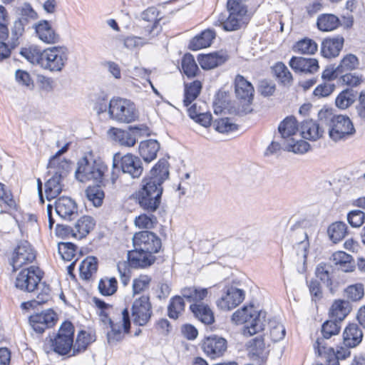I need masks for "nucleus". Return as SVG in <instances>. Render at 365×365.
<instances>
[{
	"instance_id": "nucleus-19",
	"label": "nucleus",
	"mask_w": 365,
	"mask_h": 365,
	"mask_svg": "<svg viewBox=\"0 0 365 365\" xmlns=\"http://www.w3.org/2000/svg\"><path fill=\"white\" fill-rule=\"evenodd\" d=\"M244 299L243 290L230 287H227L225 295L217 302V307L223 310H230L239 305Z\"/></svg>"
},
{
	"instance_id": "nucleus-21",
	"label": "nucleus",
	"mask_w": 365,
	"mask_h": 365,
	"mask_svg": "<svg viewBox=\"0 0 365 365\" xmlns=\"http://www.w3.org/2000/svg\"><path fill=\"white\" fill-rule=\"evenodd\" d=\"M235 92L236 97L245 103H251L255 89L252 84L244 76L238 74L235 78Z\"/></svg>"
},
{
	"instance_id": "nucleus-53",
	"label": "nucleus",
	"mask_w": 365,
	"mask_h": 365,
	"mask_svg": "<svg viewBox=\"0 0 365 365\" xmlns=\"http://www.w3.org/2000/svg\"><path fill=\"white\" fill-rule=\"evenodd\" d=\"M339 324V322L331 319L325 322L322 327L323 338H318L317 339H323L324 341L325 339H328L332 336L338 334L340 330ZM324 345H325L324 342Z\"/></svg>"
},
{
	"instance_id": "nucleus-36",
	"label": "nucleus",
	"mask_w": 365,
	"mask_h": 365,
	"mask_svg": "<svg viewBox=\"0 0 365 365\" xmlns=\"http://www.w3.org/2000/svg\"><path fill=\"white\" fill-rule=\"evenodd\" d=\"M95 226L93 219L90 216L81 217L75 224L74 229L71 230L72 235L78 239L86 237Z\"/></svg>"
},
{
	"instance_id": "nucleus-47",
	"label": "nucleus",
	"mask_w": 365,
	"mask_h": 365,
	"mask_svg": "<svg viewBox=\"0 0 365 365\" xmlns=\"http://www.w3.org/2000/svg\"><path fill=\"white\" fill-rule=\"evenodd\" d=\"M316 276L327 286L332 285L333 268L327 263H320L316 268Z\"/></svg>"
},
{
	"instance_id": "nucleus-54",
	"label": "nucleus",
	"mask_w": 365,
	"mask_h": 365,
	"mask_svg": "<svg viewBox=\"0 0 365 365\" xmlns=\"http://www.w3.org/2000/svg\"><path fill=\"white\" fill-rule=\"evenodd\" d=\"M154 37L148 36L147 33L144 31L143 36H128L124 39V46L129 48L133 49L134 48L140 47L143 45L149 43Z\"/></svg>"
},
{
	"instance_id": "nucleus-41",
	"label": "nucleus",
	"mask_w": 365,
	"mask_h": 365,
	"mask_svg": "<svg viewBox=\"0 0 365 365\" xmlns=\"http://www.w3.org/2000/svg\"><path fill=\"white\" fill-rule=\"evenodd\" d=\"M95 339L93 336L86 331H81L78 332L76 341L73 342L72 356H76L83 352L88 346Z\"/></svg>"
},
{
	"instance_id": "nucleus-26",
	"label": "nucleus",
	"mask_w": 365,
	"mask_h": 365,
	"mask_svg": "<svg viewBox=\"0 0 365 365\" xmlns=\"http://www.w3.org/2000/svg\"><path fill=\"white\" fill-rule=\"evenodd\" d=\"M362 330L356 324H349L343 332V343L347 348L357 346L363 339Z\"/></svg>"
},
{
	"instance_id": "nucleus-8",
	"label": "nucleus",
	"mask_w": 365,
	"mask_h": 365,
	"mask_svg": "<svg viewBox=\"0 0 365 365\" xmlns=\"http://www.w3.org/2000/svg\"><path fill=\"white\" fill-rule=\"evenodd\" d=\"M254 310L253 306L244 307L233 313L232 320L236 324H245L244 334L254 335L264 329V316Z\"/></svg>"
},
{
	"instance_id": "nucleus-25",
	"label": "nucleus",
	"mask_w": 365,
	"mask_h": 365,
	"mask_svg": "<svg viewBox=\"0 0 365 365\" xmlns=\"http://www.w3.org/2000/svg\"><path fill=\"white\" fill-rule=\"evenodd\" d=\"M155 257L143 251L133 249L128 252V261L133 268H145L154 263Z\"/></svg>"
},
{
	"instance_id": "nucleus-52",
	"label": "nucleus",
	"mask_w": 365,
	"mask_h": 365,
	"mask_svg": "<svg viewBox=\"0 0 365 365\" xmlns=\"http://www.w3.org/2000/svg\"><path fill=\"white\" fill-rule=\"evenodd\" d=\"M359 65V61L355 55L347 54L341 59L340 63L338 65V71H340L341 74L351 72L357 68Z\"/></svg>"
},
{
	"instance_id": "nucleus-30",
	"label": "nucleus",
	"mask_w": 365,
	"mask_h": 365,
	"mask_svg": "<svg viewBox=\"0 0 365 365\" xmlns=\"http://www.w3.org/2000/svg\"><path fill=\"white\" fill-rule=\"evenodd\" d=\"M190 309L194 316L205 324H212L214 321V314L210 307L204 303H193Z\"/></svg>"
},
{
	"instance_id": "nucleus-2",
	"label": "nucleus",
	"mask_w": 365,
	"mask_h": 365,
	"mask_svg": "<svg viewBox=\"0 0 365 365\" xmlns=\"http://www.w3.org/2000/svg\"><path fill=\"white\" fill-rule=\"evenodd\" d=\"M42 278L43 272L38 267L34 265L21 269L18 274L15 281L17 289L26 292H34L41 287V291L38 293L36 299L21 304L23 309L44 304L51 299L50 287L44 282H41Z\"/></svg>"
},
{
	"instance_id": "nucleus-29",
	"label": "nucleus",
	"mask_w": 365,
	"mask_h": 365,
	"mask_svg": "<svg viewBox=\"0 0 365 365\" xmlns=\"http://www.w3.org/2000/svg\"><path fill=\"white\" fill-rule=\"evenodd\" d=\"M278 130L283 142L294 138L298 132L297 120L293 116L287 117L279 123Z\"/></svg>"
},
{
	"instance_id": "nucleus-55",
	"label": "nucleus",
	"mask_w": 365,
	"mask_h": 365,
	"mask_svg": "<svg viewBox=\"0 0 365 365\" xmlns=\"http://www.w3.org/2000/svg\"><path fill=\"white\" fill-rule=\"evenodd\" d=\"M182 68L187 77H194L198 71L197 65L191 54H185L182 60Z\"/></svg>"
},
{
	"instance_id": "nucleus-31",
	"label": "nucleus",
	"mask_w": 365,
	"mask_h": 365,
	"mask_svg": "<svg viewBox=\"0 0 365 365\" xmlns=\"http://www.w3.org/2000/svg\"><path fill=\"white\" fill-rule=\"evenodd\" d=\"M51 346L53 350L59 355L73 356L71 355L73 346V338H69L65 335L63 336H61V335L56 336V337L51 340Z\"/></svg>"
},
{
	"instance_id": "nucleus-51",
	"label": "nucleus",
	"mask_w": 365,
	"mask_h": 365,
	"mask_svg": "<svg viewBox=\"0 0 365 365\" xmlns=\"http://www.w3.org/2000/svg\"><path fill=\"white\" fill-rule=\"evenodd\" d=\"M294 51L304 54H314L317 51V44L313 40L305 38L296 43Z\"/></svg>"
},
{
	"instance_id": "nucleus-61",
	"label": "nucleus",
	"mask_w": 365,
	"mask_h": 365,
	"mask_svg": "<svg viewBox=\"0 0 365 365\" xmlns=\"http://www.w3.org/2000/svg\"><path fill=\"white\" fill-rule=\"evenodd\" d=\"M354 95L351 90L341 91L336 98V106L341 109H346L354 103Z\"/></svg>"
},
{
	"instance_id": "nucleus-43",
	"label": "nucleus",
	"mask_w": 365,
	"mask_h": 365,
	"mask_svg": "<svg viewBox=\"0 0 365 365\" xmlns=\"http://www.w3.org/2000/svg\"><path fill=\"white\" fill-rule=\"evenodd\" d=\"M202 89V83L200 81H194L190 83L185 84L183 104L187 107L199 96Z\"/></svg>"
},
{
	"instance_id": "nucleus-16",
	"label": "nucleus",
	"mask_w": 365,
	"mask_h": 365,
	"mask_svg": "<svg viewBox=\"0 0 365 365\" xmlns=\"http://www.w3.org/2000/svg\"><path fill=\"white\" fill-rule=\"evenodd\" d=\"M121 319L119 322L111 324L110 331L107 333V341L110 345L115 344L121 341L125 333H129L130 328V314L128 309L121 312Z\"/></svg>"
},
{
	"instance_id": "nucleus-62",
	"label": "nucleus",
	"mask_w": 365,
	"mask_h": 365,
	"mask_svg": "<svg viewBox=\"0 0 365 365\" xmlns=\"http://www.w3.org/2000/svg\"><path fill=\"white\" fill-rule=\"evenodd\" d=\"M24 32V23L21 19L16 21L11 29V37L9 43L11 48H15L19 43V39Z\"/></svg>"
},
{
	"instance_id": "nucleus-22",
	"label": "nucleus",
	"mask_w": 365,
	"mask_h": 365,
	"mask_svg": "<svg viewBox=\"0 0 365 365\" xmlns=\"http://www.w3.org/2000/svg\"><path fill=\"white\" fill-rule=\"evenodd\" d=\"M56 214L64 220H72L78 215L76 202L70 197H62L58 199L55 203Z\"/></svg>"
},
{
	"instance_id": "nucleus-1",
	"label": "nucleus",
	"mask_w": 365,
	"mask_h": 365,
	"mask_svg": "<svg viewBox=\"0 0 365 365\" xmlns=\"http://www.w3.org/2000/svg\"><path fill=\"white\" fill-rule=\"evenodd\" d=\"M168 162L161 158L152 168L150 177L142 182L141 188L136 192L135 198L144 210L153 212L159 207L163 188L162 184L169 177Z\"/></svg>"
},
{
	"instance_id": "nucleus-48",
	"label": "nucleus",
	"mask_w": 365,
	"mask_h": 365,
	"mask_svg": "<svg viewBox=\"0 0 365 365\" xmlns=\"http://www.w3.org/2000/svg\"><path fill=\"white\" fill-rule=\"evenodd\" d=\"M185 309L184 298L182 296H175L170 300L168 307V317L176 319Z\"/></svg>"
},
{
	"instance_id": "nucleus-28",
	"label": "nucleus",
	"mask_w": 365,
	"mask_h": 365,
	"mask_svg": "<svg viewBox=\"0 0 365 365\" xmlns=\"http://www.w3.org/2000/svg\"><path fill=\"white\" fill-rule=\"evenodd\" d=\"M197 61L203 69L210 70L224 63L227 61V56L220 52L210 53L200 55Z\"/></svg>"
},
{
	"instance_id": "nucleus-4",
	"label": "nucleus",
	"mask_w": 365,
	"mask_h": 365,
	"mask_svg": "<svg viewBox=\"0 0 365 365\" xmlns=\"http://www.w3.org/2000/svg\"><path fill=\"white\" fill-rule=\"evenodd\" d=\"M69 163L64 159L53 156L48 165V175L51 176L45 182V194L46 199L51 200L56 198L63 190V180L69 172Z\"/></svg>"
},
{
	"instance_id": "nucleus-10",
	"label": "nucleus",
	"mask_w": 365,
	"mask_h": 365,
	"mask_svg": "<svg viewBox=\"0 0 365 365\" xmlns=\"http://www.w3.org/2000/svg\"><path fill=\"white\" fill-rule=\"evenodd\" d=\"M36 258V253L31 245L26 240L20 241L14 248L9 259L12 271L16 272L20 268L33 263Z\"/></svg>"
},
{
	"instance_id": "nucleus-44",
	"label": "nucleus",
	"mask_w": 365,
	"mask_h": 365,
	"mask_svg": "<svg viewBox=\"0 0 365 365\" xmlns=\"http://www.w3.org/2000/svg\"><path fill=\"white\" fill-rule=\"evenodd\" d=\"M309 144L301 139H296L295 137L288 139V141L283 142V149L296 154H303L309 149Z\"/></svg>"
},
{
	"instance_id": "nucleus-11",
	"label": "nucleus",
	"mask_w": 365,
	"mask_h": 365,
	"mask_svg": "<svg viewBox=\"0 0 365 365\" xmlns=\"http://www.w3.org/2000/svg\"><path fill=\"white\" fill-rule=\"evenodd\" d=\"M113 167H119L123 173L128 175L132 178H140L143 171L141 160L130 153L122 157L118 153L115 154L113 156Z\"/></svg>"
},
{
	"instance_id": "nucleus-50",
	"label": "nucleus",
	"mask_w": 365,
	"mask_h": 365,
	"mask_svg": "<svg viewBox=\"0 0 365 365\" xmlns=\"http://www.w3.org/2000/svg\"><path fill=\"white\" fill-rule=\"evenodd\" d=\"M196 105L193 104L187 110L189 116L195 122L204 127H208L211 124L212 115L207 112L195 111Z\"/></svg>"
},
{
	"instance_id": "nucleus-56",
	"label": "nucleus",
	"mask_w": 365,
	"mask_h": 365,
	"mask_svg": "<svg viewBox=\"0 0 365 365\" xmlns=\"http://www.w3.org/2000/svg\"><path fill=\"white\" fill-rule=\"evenodd\" d=\"M88 200L93 202L96 207H99L103 203L104 192L100 186L88 187L86 190Z\"/></svg>"
},
{
	"instance_id": "nucleus-3",
	"label": "nucleus",
	"mask_w": 365,
	"mask_h": 365,
	"mask_svg": "<svg viewBox=\"0 0 365 365\" xmlns=\"http://www.w3.org/2000/svg\"><path fill=\"white\" fill-rule=\"evenodd\" d=\"M319 120L322 125L328 126L329 135L334 142L345 140L356 132L348 116L335 115L331 110H321L319 113Z\"/></svg>"
},
{
	"instance_id": "nucleus-34",
	"label": "nucleus",
	"mask_w": 365,
	"mask_h": 365,
	"mask_svg": "<svg viewBox=\"0 0 365 365\" xmlns=\"http://www.w3.org/2000/svg\"><path fill=\"white\" fill-rule=\"evenodd\" d=\"M215 37V33L212 29H206L198 36H195L190 42L189 48L191 50L197 51L207 48L212 43Z\"/></svg>"
},
{
	"instance_id": "nucleus-63",
	"label": "nucleus",
	"mask_w": 365,
	"mask_h": 365,
	"mask_svg": "<svg viewBox=\"0 0 365 365\" xmlns=\"http://www.w3.org/2000/svg\"><path fill=\"white\" fill-rule=\"evenodd\" d=\"M345 294L348 299L353 302H356L362 299L364 294V285L358 283L349 285L345 289Z\"/></svg>"
},
{
	"instance_id": "nucleus-46",
	"label": "nucleus",
	"mask_w": 365,
	"mask_h": 365,
	"mask_svg": "<svg viewBox=\"0 0 365 365\" xmlns=\"http://www.w3.org/2000/svg\"><path fill=\"white\" fill-rule=\"evenodd\" d=\"M99 292L103 296H112L118 289V282L115 277H104L98 285Z\"/></svg>"
},
{
	"instance_id": "nucleus-24",
	"label": "nucleus",
	"mask_w": 365,
	"mask_h": 365,
	"mask_svg": "<svg viewBox=\"0 0 365 365\" xmlns=\"http://www.w3.org/2000/svg\"><path fill=\"white\" fill-rule=\"evenodd\" d=\"M289 64L294 71L304 73H314L319 68L318 61L312 58L293 56Z\"/></svg>"
},
{
	"instance_id": "nucleus-38",
	"label": "nucleus",
	"mask_w": 365,
	"mask_h": 365,
	"mask_svg": "<svg viewBox=\"0 0 365 365\" xmlns=\"http://www.w3.org/2000/svg\"><path fill=\"white\" fill-rule=\"evenodd\" d=\"M317 27L322 31H331L340 25L339 19L331 14H323L318 16L317 21Z\"/></svg>"
},
{
	"instance_id": "nucleus-27",
	"label": "nucleus",
	"mask_w": 365,
	"mask_h": 365,
	"mask_svg": "<svg viewBox=\"0 0 365 365\" xmlns=\"http://www.w3.org/2000/svg\"><path fill=\"white\" fill-rule=\"evenodd\" d=\"M343 45L344 38L342 37L325 39L322 44L321 53L325 58L336 57L339 54Z\"/></svg>"
},
{
	"instance_id": "nucleus-45",
	"label": "nucleus",
	"mask_w": 365,
	"mask_h": 365,
	"mask_svg": "<svg viewBox=\"0 0 365 365\" xmlns=\"http://www.w3.org/2000/svg\"><path fill=\"white\" fill-rule=\"evenodd\" d=\"M347 226L343 222H336L330 225L328 227V235L330 240L336 243L341 241L346 235Z\"/></svg>"
},
{
	"instance_id": "nucleus-7",
	"label": "nucleus",
	"mask_w": 365,
	"mask_h": 365,
	"mask_svg": "<svg viewBox=\"0 0 365 365\" xmlns=\"http://www.w3.org/2000/svg\"><path fill=\"white\" fill-rule=\"evenodd\" d=\"M107 171L108 167L101 160H93L84 157L78 162L75 175L76 179L82 182L93 180L100 183L103 182Z\"/></svg>"
},
{
	"instance_id": "nucleus-15",
	"label": "nucleus",
	"mask_w": 365,
	"mask_h": 365,
	"mask_svg": "<svg viewBox=\"0 0 365 365\" xmlns=\"http://www.w3.org/2000/svg\"><path fill=\"white\" fill-rule=\"evenodd\" d=\"M202 349L207 356L215 359L225 354L227 349V341L225 338L213 334L203 340Z\"/></svg>"
},
{
	"instance_id": "nucleus-42",
	"label": "nucleus",
	"mask_w": 365,
	"mask_h": 365,
	"mask_svg": "<svg viewBox=\"0 0 365 365\" xmlns=\"http://www.w3.org/2000/svg\"><path fill=\"white\" fill-rule=\"evenodd\" d=\"M181 294L189 302L202 303L201 301L207 295V289L195 287H185L182 289Z\"/></svg>"
},
{
	"instance_id": "nucleus-18",
	"label": "nucleus",
	"mask_w": 365,
	"mask_h": 365,
	"mask_svg": "<svg viewBox=\"0 0 365 365\" xmlns=\"http://www.w3.org/2000/svg\"><path fill=\"white\" fill-rule=\"evenodd\" d=\"M158 16V11L154 7L147 9L142 14L143 27L145 32L148 36H151V37L158 36L161 31V27L159 24L160 17Z\"/></svg>"
},
{
	"instance_id": "nucleus-60",
	"label": "nucleus",
	"mask_w": 365,
	"mask_h": 365,
	"mask_svg": "<svg viewBox=\"0 0 365 365\" xmlns=\"http://www.w3.org/2000/svg\"><path fill=\"white\" fill-rule=\"evenodd\" d=\"M134 223L140 229H152L157 224V218L153 215L142 214L135 218Z\"/></svg>"
},
{
	"instance_id": "nucleus-23",
	"label": "nucleus",
	"mask_w": 365,
	"mask_h": 365,
	"mask_svg": "<svg viewBox=\"0 0 365 365\" xmlns=\"http://www.w3.org/2000/svg\"><path fill=\"white\" fill-rule=\"evenodd\" d=\"M35 31L38 38L46 43L54 44L60 41L59 35L48 21H38L35 26Z\"/></svg>"
},
{
	"instance_id": "nucleus-6",
	"label": "nucleus",
	"mask_w": 365,
	"mask_h": 365,
	"mask_svg": "<svg viewBox=\"0 0 365 365\" xmlns=\"http://www.w3.org/2000/svg\"><path fill=\"white\" fill-rule=\"evenodd\" d=\"M108 115L111 120L118 123H130L138 118L139 112L132 101L113 98L108 104Z\"/></svg>"
},
{
	"instance_id": "nucleus-64",
	"label": "nucleus",
	"mask_w": 365,
	"mask_h": 365,
	"mask_svg": "<svg viewBox=\"0 0 365 365\" xmlns=\"http://www.w3.org/2000/svg\"><path fill=\"white\" fill-rule=\"evenodd\" d=\"M215 126L216 130L222 133L232 132L238 129V125L233 123L228 118L216 120L215 122Z\"/></svg>"
},
{
	"instance_id": "nucleus-57",
	"label": "nucleus",
	"mask_w": 365,
	"mask_h": 365,
	"mask_svg": "<svg viewBox=\"0 0 365 365\" xmlns=\"http://www.w3.org/2000/svg\"><path fill=\"white\" fill-rule=\"evenodd\" d=\"M151 280V277L145 274H141L135 278L132 284L133 294H140L148 289Z\"/></svg>"
},
{
	"instance_id": "nucleus-49",
	"label": "nucleus",
	"mask_w": 365,
	"mask_h": 365,
	"mask_svg": "<svg viewBox=\"0 0 365 365\" xmlns=\"http://www.w3.org/2000/svg\"><path fill=\"white\" fill-rule=\"evenodd\" d=\"M274 73L279 81L284 86H289L292 81V76L287 67L282 62H278L273 67Z\"/></svg>"
},
{
	"instance_id": "nucleus-14",
	"label": "nucleus",
	"mask_w": 365,
	"mask_h": 365,
	"mask_svg": "<svg viewBox=\"0 0 365 365\" xmlns=\"http://www.w3.org/2000/svg\"><path fill=\"white\" fill-rule=\"evenodd\" d=\"M314 347L319 356L324 355L327 365H339V361L345 359L351 354L347 347H340L336 351L331 347H327L323 339H317Z\"/></svg>"
},
{
	"instance_id": "nucleus-37",
	"label": "nucleus",
	"mask_w": 365,
	"mask_h": 365,
	"mask_svg": "<svg viewBox=\"0 0 365 365\" xmlns=\"http://www.w3.org/2000/svg\"><path fill=\"white\" fill-rule=\"evenodd\" d=\"M351 307L349 302L345 300L335 301L329 311L330 318L341 322L350 312Z\"/></svg>"
},
{
	"instance_id": "nucleus-5",
	"label": "nucleus",
	"mask_w": 365,
	"mask_h": 365,
	"mask_svg": "<svg viewBox=\"0 0 365 365\" xmlns=\"http://www.w3.org/2000/svg\"><path fill=\"white\" fill-rule=\"evenodd\" d=\"M244 0H228L227 3L229 16L221 15L214 23L215 26H222L225 31H232L238 30L246 24L247 6Z\"/></svg>"
},
{
	"instance_id": "nucleus-35",
	"label": "nucleus",
	"mask_w": 365,
	"mask_h": 365,
	"mask_svg": "<svg viewBox=\"0 0 365 365\" xmlns=\"http://www.w3.org/2000/svg\"><path fill=\"white\" fill-rule=\"evenodd\" d=\"M292 240H295L297 245V255L301 257L304 262H305L307 257V249L309 247L307 234L302 229H298L294 231L292 235Z\"/></svg>"
},
{
	"instance_id": "nucleus-39",
	"label": "nucleus",
	"mask_w": 365,
	"mask_h": 365,
	"mask_svg": "<svg viewBox=\"0 0 365 365\" xmlns=\"http://www.w3.org/2000/svg\"><path fill=\"white\" fill-rule=\"evenodd\" d=\"M98 269V259L95 257H88L83 259L79 267L80 277L83 279L88 280L96 273Z\"/></svg>"
},
{
	"instance_id": "nucleus-17",
	"label": "nucleus",
	"mask_w": 365,
	"mask_h": 365,
	"mask_svg": "<svg viewBox=\"0 0 365 365\" xmlns=\"http://www.w3.org/2000/svg\"><path fill=\"white\" fill-rule=\"evenodd\" d=\"M56 320V313L48 309L41 313L31 315L29 317V324L36 333L42 334L46 329L54 326Z\"/></svg>"
},
{
	"instance_id": "nucleus-13",
	"label": "nucleus",
	"mask_w": 365,
	"mask_h": 365,
	"mask_svg": "<svg viewBox=\"0 0 365 365\" xmlns=\"http://www.w3.org/2000/svg\"><path fill=\"white\" fill-rule=\"evenodd\" d=\"M133 322L138 326H145L152 315V304L148 296H141L134 300L131 307Z\"/></svg>"
},
{
	"instance_id": "nucleus-12",
	"label": "nucleus",
	"mask_w": 365,
	"mask_h": 365,
	"mask_svg": "<svg viewBox=\"0 0 365 365\" xmlns=\"http://www.w3.org/2000/svg\"><path fill=\"white\" fill-rule=\"evenodd\" d=\"M132 240L135 249L153 255L158 252L161 247V240L154 232L150 231L135 232Z\"/></svg>"
},
{
	"instance_id": "nucleus-32",
	"label": "nucleus",
	"mask_w": 365,
	"mask_h": 365,
	"mask_svg": "<svg viewBox=\"0 0 365 365\" xmlns=\"http://www.w3.org/2000/svg\"><path fill=\"white\" fill-rule=\"evenodd\" d=\"M159 150L160 144L156 140H144L140 142L139 145V154L147 163L155 159Z\"/></svg>"
},
{
	"instance_id": "nucleus-9",
	"label": "nucleus",
	"mask_w": 365,
	"mask_h": 365,
	"mask_svg": "<svg viewBox=\"0 0 365 365\" xmlns=\"http://www.w3.org/2000/svg\"><path fill=\"white\" fill-rule=\"evenodd\" d=\"M41 67L51 72H61L68 60L69 51L66 46H57L42 51Z\"/></svg>"
},
{
	"instance_id": "nucleus-59",
	"label": "nucleus",
	"mask_w": 365,
	"mask_h": 365,
	"mask_svg": "<svg viewBox=\"0 0 365 365\" xmlns=\"http://www.w3.org/2000/svg\"><path fill=\"white\" fill-rule=\"evenodd\" d=\"M58 251L65 261H71L76 256V246L71 242H60Z\"/></svg>"
},
{
	"instance_id": "nucleus-40",
	"label": "nucleus",
	"mask_w": 365,
	"mask_h": 365,
	"mask_svg": "<svg viewBox=\"0 0 365 365\" xmlns=\"http://www.w3.org/2000/svg\"><path fill=\"white\" fill-rule=\"evenodd\" d=\"M301 135L309 140H316L322 135L319 125L312 120H307L301 125Z\"/></svg>"
},
{
	"instance_id": "nucleus-33",
	"label": "nucleus",
	"mask_w": 365,
	"mask_h": 365,
	"mask_svg": "<svg viewBox=\"0 0 365 365\" xmlns=\"http://www.w3.org/2000/svg\"><path fill=\"white\" fill-rule=\"evenodd\" d=\"M330 259L337 267V269L342 272H350L354 269V262L352 256L343 251L334 252Z\"/></svg>"
},
{
	"instance_id": "nucleus-20",
	"label": "nucleus",
	"mask_w": 365,
	"mask_h": 365,
	"mask_svg": "<svg viewBox=\"0 0 365 365\" xmlns=\"http://www.w3.org/2000/svg\"><path fill=\"white\" fill-rule=\"evenodd\" d=\"M138 127L130 128L128 130L112 128L108 130V134L115 141L120 145L132 147L135 144L136 135L139 133Z\"/></svg>"
},
{
	"instance_id": "nucleus-58",
	"label": "nucleus",
	"mask_w": 365,
	"mask_h": 365,
	"mask_svg": "<svg viewBox=\"0 0 365 365\" xmlns=\"http://www.w3.org/2000/svg\"><path fill=\"white\" fill-rule=\"evenodd\" d=\"M21 55L31 63H36L41 66L42 51L36 47L24 48L20 51Z\"/></svg>"
}]
</instances>
